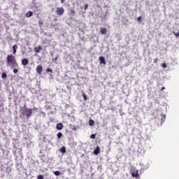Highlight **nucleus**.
I'll list each match as a JSON object with an SVG mask.
<instances>
[{"label": "nucleus", "mask_w": 179, "mask_h": 179, "mask_svg": "<svg viewBox=\"0 0 179 179\" xmlns=\"http://www.w3.org/2000/svg\"><path fill=\"white\" fill-rule=\"evenodd\" d=\"M60 152L62 153H66V148H65V146H63V147L61 148Z\"/></svg>", "instance_id": "obj_14"}, {"label": "nucleus", "mask_w": 179, "mask_h": 179, "mask_svg": "<svg viewBox=\"0 0 179 179\" xmlns=\"http://www.w3.org/2000/svg\"><path fill=\"white\" fill-rule=\"evenodd\" d=\"M36 72L38 73V75H41V73H43V66L38 65L36 66Z\"/></svg>", "instance_id": "obj_4"}, {"label": "nucleus", "mask_w": 179, "mask_h": 179, "mask_svg": "<svg viewBox=\"0 0 179 179\" xmlns=\"http://www.w3.org/2000/svg\"><path fill=\"white\" fill-rule=\"evenodd\" d=\"M62 3H64V0H61Z\"/></svg>", "instance_id": "obj_35"}, {"label": "nucleus", "mask_w": 179, "mask_h": 179, "mask_svg": "<svg viewBox=\"0 0 179 179\" xmlns=\"http://www.w3.org/2000/svg\"><path fill=\"white\" fill-rule=\"evenodd\" d=\"M31 16H33V12H31V11H28V12L26 13V17H31Z\"/></svg>", "instance_id": "obj_12"}, {"label": "nucleus", "mask_w": 179, "mask_h": 179, "mask_svg": "<svg viewBox=\"0 0 179 179\" xmlns=\"http://www.w3.org/2000/svg\"><path fill=\"white\" fill-rule=\"evenodd\" d=\"M41 50H43V48H41V45L34 48V51H35V52H37V53L40 52V51H41Z\"/></svg>", "instance_id": "obj_8"}, {"label": "nucleus", "mask_w": 179, "mask_h": 179, "mask_svg": "<svg viewBox=\"0 0 179 179\" xmlns=\"http://www.w3.org/2000/svg\"><path fill=\"white\" fill-rule=\"evenodd\" d=\"M64 129V124H62V123H59L57 124V129H59V131H61V129Z\"/></svg>", "instance_id": "obj_10"}, {"label": "nucleus", "mask_w": 179, "mask_h": 179, "mask_svg": "<svg viewBox=\"0 0 179 179\" xmlns=\"http://www.w3.org/2000/svg\"><path fill=\"white\" fill-rule=\"evenodd\" d=\"M64 13L65 9H64V8L58 7L56 8V15H57V16H62V15H64Z\"/></svg>", "instance_id": "obj_2"}, {"label": "nucleus", "mask_w": 179, "mask_h": 179, "mask_svg": "<svg viewBox=\"0 0 179 179\" xmlns=\"http://www.w3.org/2000/svg\"><path fill=\"white\" fill-rule=\"evenodd\" d=\"M162 120H166V115H165L162 116Z\"/></svg>", "instance_id": "obj_33"}, {"label": "nucleus", "mask_w": 179, "mask_h": 179, "mask_svg": "<svg viewBox=\"0 0 179 179\" xmlns=\"http://www.w3.org/2000/svg\"><path fill=\"white\" fill-rule=\"evenodd\" d=\"M71 13L75 14V10H71Z\"/></svg>", "instance_id": "obj_32"}, {"label": "nucleus", "mask_w": 179, "mask_h": 179, "mask_svg": "<svg viewBox=\"0 0 179 179\" xmlns=\"http://www.w3.org/2000/svg\"><path fill=\"white\" fill-rule=\"evenodd\" d=\"M99 61H100V64H103V65H106V59L104 58V57L101 56L99 58Z\"/></svg>", "instance_id": "obj_6"}, {"label": "nucleus", "mask_w": 179, "mask_h": 179, "mask_svg": "<svg viewBox=\"0 0 179 179\" xmlns=\"http://www.w3.org/2000/svg\"><path fill=\"white\" fill-rule=\"evenodd\" d=\"M83 97L84 98V100L86 101V100H87V96L85 95V93H83Z\"/></svg>", "instance_id": "obj_20"}, {"label": "nucleus", "mask_w": 179, "mask_h": 179, "mask_svg": "<svg viewBox=\"0 0 179 179\" xmlns=\"http://www.w3.org/2000/svg\"><path fill=\"white\" fill-rule=\"evenodd\" d=\"M101 34H107V29L106 28H100Z\"/></svg>", "instance_id": "obj_9"}, {"label": "nucleus", "mask_w": 179, "mask_h": 179, "mask_svg": "<svg viewBox=\"0 0 179 179\" xmlns=\"http://www.w3.org/2000/svg\"><path fill=\"white\" fill-rule=\"evenodd\" d=\"M173 34H174V36H176V37H179V31L176 33L175 31L173 32Z\"/></svg>", "instance_id": "obj_22"}, {"label": "nucleus", "mask_w": 179, "mask_h": 179, "mask_svg": "<svg viewBox=\"0 0 179 179\" xmlns=\"http://www.w3.org/2000/svg\"><path fill=\"white\" fill-rule=\"evenodd\" d=\"M55 176H59L61 174V172L59 171H56L54 172Z\"/></svg>", "instance_id": "obj_18"}, {"label": "nucleus", "mask_w": 179, "mask_h": 179, "mask_svg": "<svg viewBox=\"0 0 179 179\" xmlns=\"http://www.w3.org/2000/svg\"><path fill=\"white\" fill-rule=\"evenodd\" d=\"M100 153V147L97 146L96 149L94 150V155H99Z\"/></svg>", "instance_id": "obj_11"}, {"label": "nucleus", "mask_w": 179, "mask_h": 179, "mask_svg": "<svg viewBox=\"0 0 179 179\" xmlns=\"http://www.w3.org/2000/svg\"><path fill=\"white\" fill-rule=\"evenodd\" d=\"M74 131H76V129H78L76 127H74L73 129Z\"/></svg>", "instance_id": "obj_34"}, {"label": "nucleus", "mask_w": 179, "mask_h": 179, "mask_svg": "<svg viewBox=\"0 0 179 179\" xmlns=\"http://www.w3.org/2000/svg\"><path fill=\"white\" fill-rule=\"evenodd\" d=\"M46 71L50 72L51 73H52V69H50V68H48V69H46Z\"/></svg>", "instance_id": "obj_27"}, {"label": "nucleus", "mask_w": 179, "mask_h": 179, "mask_svg": "<svg viewBox=\"0 0 179 179\" xmlns=\"http://www.w3.org/2000/svg\"><path fill=\"white\" fill-rule=\"evenodd\" d=\"M57 138H58V139H61V138H62V133L59 132L57 134Z\"/></svg>", "instance_id": "obj_17"}, {"label": "nucleus", "mask_w": 179, "mask_h": 179, "mask_svg": "<svg viewBox=\"0 0 179 179\" xmlns=\"http://www.w3.org/2000/svg\"><path fill=\"white\" fill-rule=\"evenodd\" d=\"M93 125H94V120H89V126H90V127H93Z\"/></svg>", "instance_id": "obj_15"}, {"label": "nucleus", "mask_w": 179, "mask_h": 179, "mask_svg": "<svg viewBox=\"0 0 179 179\" xmlns=\"http://www.w3.org/2000/svg\"><path fill=\"white\" fill-rule=\"evenodd\" d=\"M24 114H25L27 118H30V117H31V114H33V109L31 108L26 109L25 111L24 112Z\"/></svg>", "instance_id": "obj_3"}, {"label": "nucleus", "mask_w": 179, "mask_h": 179, "mask_svg": "<svg viewBox=\"0 0 179 179\" xmlns=\"http://www.w3.org/2000/svg\"><path fill=\"white\" fill-rule=\"evenodd\" d=\"M57 61H58V56H57L55 59H52V62H55V64H57Z\"/></svg>", "instance_id": "obj_19"}, {"label": "nucleus", "mask_w": 179, "mask_h": 179, "mask_svg": "<svg viewBox=\"0 0 179 179\" xmlns=\"http://www.w3.org/2000/svg\"><path fill=\"white\" fill-rule=\"evenodd\" d=\"M137 20L138 22H142V16L138 17Z\"/></svg>", "instance_id": "obj_26"}, {"label": "nucleus", "mask_w": 179, "mask_h": 179, "mask_svg": "<svg viewBox=\"0 0 179 179\" xmlns=\"http://www.w3.org/2000/svg\"><path fill=\"white\" fill-rule=\"evenodd\" d=\"M1 78H2V79H5V78H8V76L6 75V73H3L1 74Z\"/></svg>", "instance_id": "obj_16"}, {"label": "nucleus", "mask_w": 179, "mask_h": 179, "mask_svg": "<svg viewBox=\"0 0 179 179\" xmlns=\"http://www.w3.org/2000/svg\"><path fill=\"white\" fill-rule=\"evenodd\" d=\"M17 48V45H14L13 46V53L14 54V55H16V49Z\"/></svg>", "instance_id": "obj_13"}, {"label": "nucleus", "mask_w": 179, "mask_h": 179, "mask_svg": "<svg viewBox=\"0 0 179 179\" xmlns=\"http://www.w3.org/2000/svg\"><path fill=\"white\" fill-rule=\"evenodd\" d=\"M7 64L8 65H16V66H18L19 65L16 63V57L13 55H8L7 56Z\"/></svg>", "instance_id": "obj_1"}, {"label": "nucleus", "mask_w": 179, "mask_h": 179, "mask_svg": "<svg viewBox=\"0 0 179 179\" xmlns=\"http://www.w3.org/2000/svg\"><path fill=\"white\" fill-rule=\"evenodd\" d=\"M132 177H135L138 178L139 177V171L138 170H134L133 173H131Z\"/></svg>", "instance_id": "obj_5"}, {"label": "nucleus", "mask_w": 179, "mask_h": 179, "mask_svg": "<svg viewBox=\"0 0 179 179\" xmlns=\"http://www.w3.org/2000/svg\"><path fill=\"white\" fill-rule=\"evenodd\" d=\"M159 61V59L158 58H155L153 59V63L154 64H157V62Z\"/></svg>", "instance_id": "obj_23"}, {"label": "nucleus", "mask_w": 179, "mask_h": 179, "mask_svg": "<svg viewBox=\"0 0 179 179\" xmlns=\"http://www.w3.org/2000/svg\"><path fill=\"white\" fill-rule=\"evenodd\" d=\"M87 8H89V6L87 4H85V6H84V10H87Z\"/></svg>", "instance_id": "obj_29"}, {"label": "nucleus", "mask_w": 179, "mask_h": 179, "mask_svg": "<svg viewBox=\"0 0 179 179\" xmlns=\"http://www.w3.org/2000/svg\"><path fill=\"white\" fill-rule=\"evenodd\" d=\"M162 68L166 69V68H167V64H166V63H163V64H162Z\"/></svg>", "instance_id": "obj_24"}, {"label": "nucleus", "mask_w": 179, "mask_h": 179, "mask_svg": "<svg viewBox=\"0 0 179 179\" xmlns=\"http://www.w3.org/2000/svg\"><path fill=\"white\" fill-rule=\"evenodd\" d=\"M37 178H38V179H44V176H43V175H38V176H37Z\"/></svg>", "instance_id": "obj_21"}, {"label": "nucleus", "mask_w": 179, "mask_h": 179, "mask_svg": "<svg viewBox=\"0 0 179 179\" xmlns=\"http://www.w3.org/2000/svg\"><path fill=\"white\" fill-rule=\"evenodd\" d=\"M38 24H39L40 26H43V20H39V21H38Z\"/></svg>", "instance_id": "obj_30"}, {"label": "nucleus", "mask_w": 179, "mask_h": 179, "mask_svg": "<svg viewBox=\"0 0 179 179\" xmlns=\"http://www.w3.org/2000/svg\"><path fill=\"white\" fill-rule=\"evenodd\" d=\"M91 139H96V134H92L90 136Z\"/></svg>", "instance_id": "obj_25"}, {"label": "nucleus", "mask_w": 179, "mask_h": 179, "mask_svg": "<svg viewBox=\"0 0 179 179\" xmlns=\"http://www.w3.org/2000/svg\"><path fill=\"white\" fill-rule=\"evenodd\" d=\"M166 90V87H162L161 88V92H163V90Z\"/></svg>", "instance_id": "obj_31"}, {"label": "nucleus", "mask_w": 179, "mask_h": 179, "mask_svg": "<svg viewBox=\"0 0 179 179\" xmlns=\"http://www.w3.org/2000/svg\"><path fill=\"white\" fill-rule=\"evenodd\" d=\"M17 72H19V70H17V69H13V73H17Z\"/></svg>", "instance_id": "obj_28"}, {"label": "nucleus", "mask_w": 179, "mask_h": 179, "mask_svg": "<svg viewBox=\"0 0 179 179\" xmlns=\"http://www.w3.org/2000/svg\"><path fill=\"white\" fill-rule=\"evenodd\" d=\"M21 62H22V65H23L24 66H26V65L29 64V59H22Z\"/></svg>", "instance_id": "obj_7"}]
</instances>
